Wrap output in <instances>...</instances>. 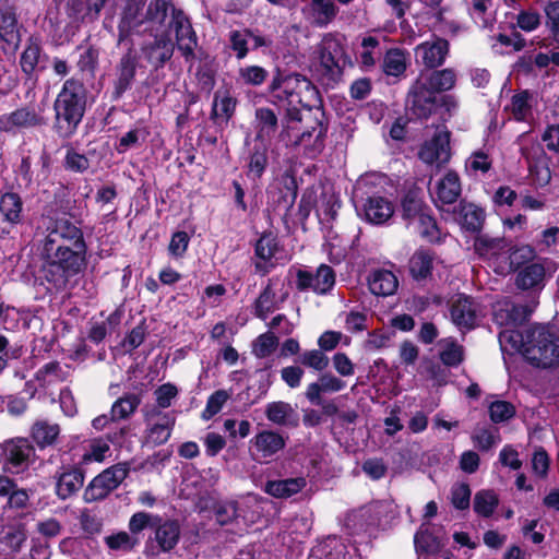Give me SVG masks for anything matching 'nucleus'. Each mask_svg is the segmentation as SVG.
<instances>
[{
  "mask_svg": "<svg viewBox=\"0 0 559 559\" xmlns=\"http://www.w3.org/2000/svg\"><path fill=\"white\" fill-rule=\"evenodd\" d=\"M537 103L538 99L535 93L522 91L512 96L507 110L516 121L530 122L533 120V108L537 106Z\"/></svg>",
  "mask_w": 559,
  "mask_h": 559,
  "instance_id": "bb28decb",
  "label": "nucleus"
},
{
  "mask_svg": "<svg viewBox=\"0 0 559 559\" xmlns=\"http://www.w3.org/2000/svg\"><path fill=\"white\" fill-rule=\"evenodd\" d=\"M136 56L132 49L122 56L118 64V79L116 82V93L121 95L131 85L136 69Z\"/></svg>",
  "mask_w": 559,
  "mask_h": 559,
  "instance_id": "f704fd0d",
  "label": "nucleus"
},
{
  "mask_svg": "<svg viewBox=\"0 0 559 559\" xmlns=\"http://www.w3.org/2000/svg\"><path fill=\"white\" fill-rule=\"evenodd\" d=\"M379 41L372 36L365 37L361 41L359 51L360 62L365 68L374 66L376 60L380 57L378 51Z\"/></svg>",
  "mask_w": 559,
  "mask_h": 559,
  "instance_id": "bf43d9fd",
  "label": "nucleus"
},
{
  "mask_svg": "<svg viewBox=\"0 0 559 559\" xmlns=\"http://www.w3.org/2000/svg\"><path fill=\"white\" fill-rule=\"evenodd\" d=\"M338 8L333 0H310L301 8L305 21L316 27H326L334 21Z\"/></svg>",
  "mask_w": 559,
  "mask_h": 559,
  "instance_id": "2eb2a0df",
  "label": "nucleus"
},
{
  "mask_svg": "<svg viewBox=\"0 0 559 559\" xmlns=\"http://www.w3.org/2000/svg\"><path fill=\"white\" fill-rule=\"evenodd\" d=\"M180 537V526L176 521H165L156 526L155 540L163 551L171 550Z\"/></svg>",
  "mask_w": 559,
  "mask_h": 559,
  "instance_id": "4c0bfd02",
  "label": "nucleus"
},
{
  "mask_svg": "<svg viewBox=\"0 0 559 559\" xmlns=\"http://www.w3.org/2000/svg\"><path fill=\"white\" fill-rule=\"evenodd\" d=\"M60 433V428L57 424H51L46 420H38L32 428L33 439L39 447L52 444Z\"/></svg>",
  "mask_w": 559,
  "mask_h": 559,
  "instance_id": "de8ad7c7",
  "label": "nucleus"
},
{
  "mask_svg": "<svg viewBox=\"0 0 559 559\" xmlns=\"http://www.w3.org/2000/svg\"><path fill=\"white\" fill-rule=\"evenodd\" d=\"M34 457L35 450L27 439L14 438L0 443V463L11 474L26 471Z\"/></svg>",
  "mask_w": 559,
  "mask_h": 559,
  "instance_id": "6e6552de",
  "label": "nucleus"
},
{
  "mask_svg": "<svg viewBox=\"0 0 559 559\" xmlns=\"http://www.w3.org/2000/svg\"><path fill=\"white\" fill-rule=\"evenodd\" d=\"M230 399V394L225 390H217L211 394L206 401L205 408L202 412V418L209 420L218 414L226 402Z\"/></svg>",
  "mask_w": 559,
  "mask_h": 559,
  "instance_id": "13d9d810",
  "label": "nucleus"
},
{
  "mask_svg": "<svg viewBox=\"0 0 559 559\" xmlns=\"http://www.w3.org/2000/svg\"><path fill=\"white\" fill-rule=\"evenodd\" d=\"M253 128L257 141L267 144L277 130V116L270 108H258L254 115Z\"/></svg>",
  "mask_w": 559,
  "mask_h": 559,
  "instance_id": "a878e982",
  "label": "nucleus"
},
{
  "mask_svg": "<svg viewBox=\"0 0 559 559\" xmlns=\"http://www.w3.org/2000/svg\"><path fill=\"white\" fill-rule=\"evenodd\" d=\"M549 264L550 262L545 260L530 263L521 267L515 278L518 288L526 290L544 287L546 274L549 271Z\"/></svg>",
  "mask_w": 559,
  "mask_h": 559,
  "instance_id": "aec40b11",
  "label": "nucleus"
},
{
  "mask_svg": "<svg viewBox=\"0 0 559 559\" xmlns=\"http://www.w3.org/2000/svg\"><path fill=\"white\" fill-rule=\"evenodd\" d=\"M286 445L284 437L273 430H262L250 440V451L257 461H266Z\"/></svg>",
  "mask_w": 559,
  "mask_h": 559,
  "instance_id": "ddd939ff",
  "label": "nucleus"
},
{
  "mask_svg": "<svg viewBox=\"0 0 559 559\" xmlns=\"http://www.w3.org/2000/svg\"><path fill=\"white\" fill-rule=\"evenodd\" d=\"M304 120V117L299 115L298 120L287 119L283 123V129L280 132V141L284 143L286 147L299 150L307 157H316L324 147V138L326 134V128L322 122L316 120L313 124L301 130L299 123Z\"/></svg>",
  "mask_w": 559,
  "mask_h": 559,
  "instance_id": "20e7f679",
  "label": "nucleus"
},
{
  "mask_svg": "<svg viewBox=\"0 0 559 559\" xmlns=\"http://www.w3.org/2000/svg\"><path fill=\"white\" fill-rule=\"evenodd\" d=\"M526 359L536 367L550 368L559 362V338L543 325L530 329Z\"/></svg>",
  "mask_w": 559,
  "mask_h": 559,
  "instance_id": "423d86ee",
  "label": "nucleus"
},
{
  "mask_svg": "<svg viewBox=\"0 0 559 559\" xmlns=\"http://www.w3.org/2000/svg\"><path fill=\"white\" fill-rule=\"evenodd\" d=\"M56 119L60 129L72 133L84 115L85 91L82 83L69 79L55 100Z\"/></svg>",
  "mask_w": 559,
  "mask_h": 559,
  "instance_id": "39448f33",
  "label": "nucleus"
},
{
  "mask_svg": "<svg viewBox=\"0 0 559 559\" xmlns=\"http://www.w3.org/2000/svg\"><path fill=\"white\" fill-rule=\"evenodd\" d=\"M171 24L176 32L178 49L182 52L185 58L189 60L193 57V51L197 46V37L192 26L182 12H174Z\"/></svg>",
  "mask_w": 559,
  "mask_h": 559,
  "instance_id": "6ab92c4d",
  "label": "nucleus"
},
{
  "mask_svg": "<svg viewBox=\"0 0 559 559\" xmlns=\"http://www.w3.org/2000/svg\"><path fill=\"white\" fill-rule=\"evenodd\" d=\"M437 257L428 249H417L408 260V271L411 276L417 281H425L432 274Z\"/></svg>",
  "mask_w": 559,
  "mask_h": 559,
  "instance_id": "b1692460",
  "label": "nucleus"
},
{
  "mask_svg": "<svg viewBox=\"0 0 559 559\" xmlns=\"http://www.w3.org/2000/svg\"><path fill=\"white\" fill-rule=\"evenodd\" d=\"M26 540V534L24 530L20 527H11L9 528L4 535L0 539V544L4 547L10 549L11 551L15 552L19 551L22 545Z\"/></svg>",
  "mask_w": 559,
  "mask_h": 559,
  "instance_id": "69168bd1",
  "label": "nucleus"
},
{
  "mask_svg": "<svg viewBox=\"0 0 559 559\" xmlns=\"http://www.w3.org/2000/svg\"><path fill=\"white\" fill-rule=\"evenodd\" d=\"M141 4L136 0H130L123 9L118 26V41L122 43L141 23Z\"/></svg>",
  "mask_w": 559,
  "mask_h": 559,
  "instance_id": "72a5a7b5",
  "label": "nucleus"
},
{
  "mask_svg": "<svg viewBox=\"0 0 559 559\" xmlns=\"http://www.w3.org/2000/svg\"><path fill=\"white\" fill-rule=\"evenodd\" d=\"M407 63V52L399 48H393L384 56L383 71L388 75L399 76L406 71Z\"/></svg>",
  "mask_w": 559,
  "mask_h": 559,
  "instance_id": "37998d69",
  "label": "nucleus"
},
{
  "mask_svg": "<svg viewBox=\"0 0 559 559\" xmlns=\"http://www.w3.org/2000/svg\"><path fill=\"white\" fill-rule=\"evenodd\" d=\"M474 248L476 253L487 259L495 272L501 275L521 269L535 257V250L531 246L514 248L507 255L508 250L503 239L485 236L476 238Z\"/></svg>",
  "mask_w": 559,
  "mask_h": 559,
  "instance_id": "f03ea898",
  "label": "nucleus"
},
{
  "mask_svg": "<svg viewBox=\"0 0 559 559\" xmlns=\"http://www.w3.org/2000/svg\"><path fill=\"white\" fill-rule=\"evenodd\" d=\"M40 255L46 262V278L56 288L86 266L87 246L82 229L67 218L43 217L36 229Z\"/></svg>",
  "mask_w": 559,
  "mask_h": 559,
  "instance_id": "f257e3e1",
  "label": "nucleus"
},
{
  "mask_svg": "<svg viewBox=\"0 0 559 559\" xmlns=\"http://www.w3.org/2000/svg\"><path fill=\"white\" fill-rule=\"evenodd\" d=\"M267 165V156L265 150H255L249 159L248 176L252 179L260 178Z\"/></svg>",
  "mask_w": 559,
  "mask_h": 559,
  "instance_id": "338daca9",
  "label": "nucleus"
},
{
  "mask_svg": "<svg viewBox=\"0 0 559 559\" xmlns=\"http://www.w3.org/2000/svg\"><path fill=\"white\" fill-rule=\"evenodd\" d=\"M530 329L522 333L513 326L506 328L499 333L501 349L507 353H522L526 357V348L530 345Z\"/></svg>",
  "mask_w": 559,
  "mask_h": 559,
  "instance_id": "7c9ffc66",
  "label": "nucleus"
},
{
  "mask_svg": "<svg viewBox=\"0 0 559 559\" xmlns=\"http://www.w3.org/2000/svg\"><path fill=\"white\" fill-rule=\"evenodd\" d=\"M277 251L276 239L272 235L262 236L255 246V254L260 259L255 263L258 271L266 273L269 271L267 263L272 260Z\"/></svg>",
  "mask_w": 559,
  "mask_h": 559,
  "instance_id": "ea45409f",
  "label": "nucleus"
},
{
  "mask_svg": "<svg viewBox=\"0 0 559 559\" xmlns=\"http://www.w3.org/2000/svg\"><path fill=\"white\" fill-rule=\"evenodd\" d=\"M368 286L370 292L376 296H391L397 287L399 281L395 274L388 270H377L368 277Z\"/></svg>",
  "mask_w": 559,
  "mask_h": 559,
  "instance_id": "c756f323",
  "label": "nucleus"
},
{
  "mask_svg": "<svg viewBox=\"0 0 559 559\" xmlns=\"http://www.w3.org/2000/svg\"><path fill=\"white\" fill-rule=\"evenodd\" d=\"M129 474L127 463L115 464L92 479L84 490V500L94 502L105 499L112 490L126 479Z\"/></svg>",
  "mask_w": 559,
  "mask_h": 559,
  "instance_id": "1a4fd4ad",
  "label": "nucleus"
},
{
  "mask_svg": "<svg viewBox=\"0 0 559 559\" xmlns=\"http://www.w3.org/2000/svg\"><path fill=\"white\" fill-rule=\"evenodd\" d=\"M453 219L460 224L462 228L469 231H477L481 228L484 212L475 204L461 203L459 211L453 212Z\"/></svg>",
  "mask_w": 559,
  "mask_h": 559,
  "instance_id": "473e14b6",
  "label": "nucleus"
},
{
  "mask_svg": "<svg viewBox=\"0 0 559 559\" xmlns=\"http://www.w3.org/2000/svg\"><path fill=\"white\" fill-rule=\"evenodd\" d=\"M283 300V298L278 299L276 296V292L272 284H269L263 292L260 294L259 298L255 301V314L257 317L265 320L266 317L277 309L278 304Z\"/></svg>",
  "mask_w": 559,
  "mask_h": 559,
  "instance_id": "09e8293b",
  "label": "nucleus"
},
{
  "mask_svg": "<svg viewBox=\"0 0 559 559\" xmlns=\"http://www.w3.org/2000/svg\"><path fill=\"white\" fill-rule=\"evenodd\" d=\"M451 503L457 510H466L471 504V489L467 484H455L451 488Z\"/></svg>",
  "mask_w": 559,
  "mask_h": 559,
  "instance_id": "0e129e2a",
  "label": "nucleus"
},
{
  "mask_svg": "<svg viewBox=\"0 0 559 559\" xmlns=\"http://www.w3.org/2000/svg\"><path fill=\"white\" fill-rule=\"evenodd\" d=\"M277 337L267 332L261 334L253 343V354L259 358L267 357L277 346Z\"/></svg>",
  "mask_w": 559,
  "mask_h": 559,
  "instance_id": "e2e57ef3",
  "label": "nucleus"
},
{
  "mask_svg": "<svg viewBox=\"0 0 559 559\" xmlns=\"http://www.w3.org/2000/svg\"><path fill=\"white\" fill-rule=\"evenodd\" d=\"M299 362L317 371H322L328 367L329 358L320 349H311L300 355Z\"/></svg>",
  "mask_w": 559,
  "mask_h": 559,
  "instance_id": "680f3d73",
  "label": "nucleus"
},
{
  "mask_svg": "<svg viewBox=\"0 0 559 559\" xmlns=\"http://www.w3.org/2000/svg\"><path fill=\"white\" fill-rule=\"evenodd\" d=\"M527 306L515 305L511 300L498 301L493 307V320L500 326H515L530 316Z\"/></svg>",
  "mask_w": 559,
  "mask_h": 559,
  "instance_id": "a211bd4d",
  "label": "nucleus"
},
{
  "mask_svg": "<svg viewBox=\"0 0 559 559\" xmlns=\"http://www.w3.org/2000/svg\"><path fill=\"white\" fill-rule=\"evenodd\" d=\"M266 418L278 426L296 425L294 408L286 402H272L265 406Z\"/></svg>",
  "mask_w": 559,
  "mask_h": 559,
  "instance_id": "58836bf2",
  "label": "nucleus"
},
{
  "mask_svg": "<svg viewBox=\"0 0 559 559\" xmlns=\"http://www.w3.org/2000/svg\"><path fill=\"white\" fill-rule=\"evenodd\" d=\"M440 359L449 367H455L463 360V347L452 338L440 341Z\"/></svg>",
  "mask_w": 559,
  "mask_h": 559,
  "instance_id": "5fc2aeb1",
  "label": "nucleus"
},
{
  "mask_svg": "<svg viewBox=\"0 0 559 559\" xmlns=\"http://www.w3.org/2000/svg\"><path fill=\"white\" fill-rule=\"evenodd\" d=\"M436 104L437 95L416 80L408 94V105L413 114L420 119H426L432 114Z\"/></svg>",
  "mask_w": 559,
  "mask_h": 559,
  "instance_id": "f3484780",
  "label": "nucleus"
},
{
  "mask_svg": "<svg viewBox=\"0 0 559 559\" xmlns=\"http://www.w3.org/2000/svg\"><path fill=\"white\" fill-rule=\"evenodd\" d=\"M140 404L141 397L134 393H129L119 397L111 406V420L118 421L129 418L134 414Z\"/></svg>",
  "mask_w": 559,
  "mask_h": 559,
  "instance_id": "a19ab883",
  "label": "nucleus"
},
{
  "mask_svg": "<svg viewBox=\"0 0 559 559\" xmlns=\"http://www.w3.org/2000/svg\"><path fill=\"white\" fill-rule=\"evenodd\" d=\"M307 486L305 477H295L281 480H270L265 484V492L280 499L289 498L300 492Z\"/></svg>",
  "mask_w": 559,
  "mask_h": 559,
  "instance_id": "2f4dec72",
  "label": "nucleus"
},
{
  "mask_svg": "<svg viewBox=\"0 0 559 559\" xmlns=\"http://www.w3.org/2000/svg\"><path fill=\"white\" fill-rule=\"evenodd\" d=\"M393 203L380 195H372L366 200L362 206V213L367 222L381 225L388 222L394 214Z\"/></svg>",
  "mask_w": 559,
  "mask_h": 559,
  "instance_id": "4be33fe9",
  "label": "nucleus"
},
{
  "mask_svg": "<svg viewBox=\"0 0 559 559\" xmlns=\"http://www.w3.org/2000/svg\"><path fill=\"white\" fill-rule=\"evenodd\" d=\"M461 181L459 175L453 170H448L435 185L431 191L432 200L436 206L443 211L445 205L456 202L461 195Z\"/></svg>",
  "mask_w": 559,
  "mask_h": 559,
  "instance_id": "4468645a",
  "label": "nucleus"
},
{
  "mask_svg": "<svg viewBox=\"0 0 559 559\" xmlns=\"http://www.w3.org/2000/svg\"><path fill=\"white\" fill-rule=\"evenodd\" d=\"M21 26L14 10L10 7L0 9V40L5 43L13 50H16L21 43Z\"/></svg>",
  "mask_w": 559,
  "mask_h": 559,
  "instance_id": "393cba45",
  "label": "nucleus"
},
{
  "mask_svg": "<svg viewBox=\"0 0 559 559\" xmlns=\"http://www.w3.org/2000/svg\"><path fill=\"white\" fill-rule=\"evenodd\" d=\"M111 439L105 438H95L92 439L88 443L87 449L82 455V463H91V462H103L107 456L110 455V445L109 441Z\"/></svg>",
  "mask_w": 559,
  "mask_h": 559,
  "instance_id": "3c124183",
  "label": "nucleus"
},
{
  "mask_svg": "<svg viewBox=\"0 0 559 559\" xmlns=\"http://www.w3.org/2000/svg\"><path fill=\"white\" fill-rule=\"evenodd\" d=\"M106 546L115 551H130L140 543V538L127 532H118L104 538Z\"/></svg>",
  "mask_w": 559,
  "mask_h": 559,
  "instance_id": "6e6d98bb",
  "label": "nucleus"
},
{
  "mask_svg": "<svg viewBox=\"0 0 559 559\" xmlns=\"http://www.w3.org/2000/svg\"><path fill=\"white\" fill-rule=\"evenodd\" d=\"M449 53V43L439 37H432L415 48V58L418 63L433 69L441 66Z\"/></svg>",
  "mask_w": 559,
  "mask_h": 559,
  "instance_id": "dca6fc26",
  "label": "nucleus"
},
{
  "mask_svg": "<svg viewBox=\"0 0 559 559\" xmlns=\"http://www.w3.org/2000/svg\"><path fill=\"white\" fill-rule=\"evenodd\" d=\"M321 71L332 81H337L344 69L350 63L341 40L333 34H325L317 45Z\"/></svg>",
  "mask_w": 559,
  "mask_h": 559,
  "instance_id": "0eeeda50",
  "label": "nucleus"
},
{
  "mask_svg": "<svg viewBox=\"0 0 559 559\" xmlns=\"http://www.w3.org/2000/svg\"><path fill=\"white\" fill-rule=\"evenodd\" d=\"M43 123V118L27 107L19 108L0 117V131L13 132L19 128L35 127Z\"/></svg>",
  "mask_w": 559,
  "mask_h": 559,
  "instance_id": "5701e85b",
  "label": "nucleus"
},
{
  "mask_svg": "<svg viewBox=\"0 0 559 559\" xmlns=\"http://www.w3.org/2000/svg\"><path fill=\"white\" fill-rule=\"evenodd\" d=\"M41 47L38 40L34 37L28 38L25 49L21 53L20 66L24 74L31 76L40 58Z\"/></svg>",
  "mask_w": 559,
  "mask_h": 559,
  "instance_id": "79ce46f5",
  "label": "nucleus"
},
{
  "mask_svg": "<svg viewBox=\"0 0 559 559\" xmlns=\"http://www.w3.org/2000/svg\"><path fill=\"white\" fill-rule=\"evenodd\" d=\"M142 56L154 68L163 67L174 53V45L168 36L155 37L152 43L144 44L141 48Z\"/></svg>",
  "mask_w": 559,
  "mask_h": 559,
  "instance_id": "412c9836",
  "label": "nucleus"
},
{
  "mask_svg": "<svg viewBox=\"0 0 559 559\" xmlns=\"http://www.w3.org/2000/svg\"><path fill=\"white\" fill-rule=\"evenodd\" d=\"M417 80L437 95L439 92L451 90L455 85L456 75L452 69H443L432 72H421Z\"/></svg>",
  "mask_w": 559,
  "mask_h": 559,
  "instance_id": "c85d7f7f",
  "label": "nucleus"
},
{
  "mask_svg": "<svg viewBox=\"0 0 559 559\" xmlns=\"http://www.w3.org/2000/svg\"><path fill=\"white\" fill-rule=\"evenodd\" d=\"M84 481V475L79 468L62 472L57 479L56 492L59 498L67 499L76 492Z\"/></svg>",
  "mask_w": 559,
  "mask_h": 559,
  "instance_id": "c9c22d12",
  "label": "nucleus"
},
{
  "mask_svg": "<svg viewBox=\"0 0 559 559\" xmlns=\"http://www.w3.org/2000/svg\"><path fill=\"white\" fill-rule=\"evenodd\" d=\"M490 418L495 423H501L514 416V406L506 401H496L489 407Z\"/></svg>",
  "mask_w": 559,
  "mask_h": 559,
  "instance_id": "774afa93",
  "label": "nucleus"
},
{
  "mask_svg": "<svg viewBox=\"0 0 559 559\" xmlns=\"http://www.w3.org/2000/svg\"><path fill=\"white\" fill-rule=\"evenodd\" d=\"M451 318L459 328H473L476 323V305L471 298L459 296L452 304Z\"/></svg>",
  "mask_w": 559,
  "mask_h": 559,
  "instance_id": "cd10ccee",
  "label": "nucleus"
},
{
  "mask_svg": "<svg viewBox=\"0 0 559 559\" xmlns=\"http://www.w3.org/2000/svg\"><path fill=\"white\" fill-rule=\"evenodd\" d=\"M297 287L301 290L311 289L317 294L323 295L329 293L335 284V273L333 269L326 264H321L314 274L308 271H298Z\"/></svg>",
  "mask_w": 559,
  "mask_h": 559,
  "instance_id": "9b49d317",
  "label": "nucleus"
},
{
  "mask_svg": "<svg viewBox=\"0 0 559 559\" xmlns=\"http://www.w3.org/2000/svg\"><path fill=\"white\" fill-rule=\"evenodd\" d=\"M160 519L146 512H136L129 520L130 535L138 537V535L147 527L155 526Z\"/></svg>",
  "mask_w": 559,
  "mask_h": 559,
  "instance_id": "052dcab7",
  "label": "nucleus"
},
{
  "mask_svg": "<svg viewBox=\"0 0 559 559\" xmlns=\"http://www.w3.org/2000/svg\"><path fill=\"white\" fill-rule=\"evenodd\" d=\"M429 207L424 204L423 200L413 193H408L402 201L403 218L408 221L409 224H416Z\"/></svg>",
  "mask_w": 559,
  "mask_h": 559,
  "instance_id": "864d4df0",
  "label": "nucleus"
},
{
  "mask_svg": "<svg viewBox=\"0 0 559 559\" xmlns=\"http://www.w3.org/2000/svg\"><path fill=\"white\" fill-rule=\"evenodd\" d=\"M419 159L426 165L441 167L451 158L450 132L443 128L426 141L418 151Z\"/></svg>",
  "mask_w": 559,
  "mask_h": 559,
  "instance_id": "9d476101",
  "label": "nucleus"
},
{
  "mask_svg": "<svg viewBox=\"0 0 559 559\" xmlns=\"http://www.w3.org/2000/svg\"><path fill=\"white\" fill-rule=\"evenodd\" d=\"M22 206V200L16 193L8 192L0 199V213L9 223L16 224L21 221Z\"/></svg>",
  "mask_w": 559,
  "mask_h": 559,
  "instance_id": "a18cd8bd",
  "label": "nucleus"
},
{
  "mask_svg": "<svg viewBox=\"0 0 559 559\" xmlns=\"http://www.w3.org/2000/svg\"><path fill=\"white\" fill-rule=\"evenodd\" d=\"M236 107V100L227 91H217L214 96L212 115L215 118L228 121Z\"/></svg>",
  "mask_w": 559,
  "mask_h": 559,
  "instance_id": "603ef678",
  "label": "nucleus"
},
{
  "mask_svg": "<svg viewBox=\"0 0 559 559\" xmlns=\"http://www.w3.org/2000/svg\"><path fill=\"white\" fill-rule=\"evenodd\" d=\"M415 548L421 554H435L441 549V543L438 537L429 532L427 524H421L414 537Z\"/></svg>",
  "mask_w": 559,
  "mask_h": 559,
  "instance_id": "8fccbe9b",
  "label": "nucleus"
},
{
  "mask_svg": "<svg viewBox=\"0 0 559 559\" xmlns=\"http://www.w3.org/2000/svg\"><path fill=\"white\" fill-rule=\"evenodd\" d=\"M35 378L39 382L40 386L45 388L52 383L63 381L64 374L60 365L58 362L51 361L38 369Z\"/></svg>",
  "mask_w": 559,
  "mask_h": 559,
  "instance_id": "4d7b16f0",
  "label": "nucleus"
},
{
  "mask_svg": "<svg viewBox=\"0 0 559 559\" xmlns=\"http://www.w3.org/2000/svg\"><path fill=\"white\" fill-rule=\"evenodd\" d=\"M144 420L147 424L146 442L159 445L168 441L175 425L174 417L154 408L144 413Z\"/></svg>",
  "mask_w": 559,
  "mask_h": 559,
  "instance_id": "f8f14e48",
  "label": "nucleus"
},
{
  "mask_svg": "<svg viewBox=\"0 0 559 559\" xmlns=\"http://www.w3.org/2000/svg\"><path fill=\"white\" fill-rule=\"evenodd\" d=\"M499 504V498L492 490H480L475 493L473 508L477 515L490 518Z\"/></svg>",
  "mask_w": 559,
  "mask_h": 559,
  "instance_id": "c03bdc74",
  "label": "nucleus"
},
{
  "mask_svg": "<svg viewBox=\"0 0 559 559\" xmlns=\"http://www.w3.org/2000/svg\"><path fill=\"white\" fill-rule=\"evenodd\" d=\"M415 225L420 236L429 242H441L445 237V234L439 229L435 218L431 216L429 209L421 214Z\"/></svg>",
  "mask_w": 559,
  "mask_h": 559,
  "instance_id": "49530a36",
  "label": "nucleus"
},
{
  "mask_svg": "<svg viewBox=\"0 0 559 559\" xmlns=\"http://www.w3.org/2000/svg\"><path fill=\"white\" fill-rule=\"evenodd\" d=\"M314 95L316 88L311 82L300 74H292L284 78H274L271 84V96L274 103L286 107L287 119H299V106L310 107L307 95Z\"/></svg>",
  "mask_w": 559,
  "mask_h": 559,
  "instance_id": "7ed1b4c3",
  "label": "nucleus"
},
{
  "mask_svg": "<svg viewBox=\"0 0 559 559\" xmlns=\"http://www.w3.org/2000/svg\"><path fill=\"white\" fill-rule=\"evenodd\" d=\"M379 507V503H372L368 507H364L357 511L352 512L346 521L347 527L357 533L368 532L371 526H374L378 523V519L373 515V513Z\"/></svg>",
  "mask_w": 559,
  "mask_h": 559,
  "instance_id": "e433bc0d",
  "label": "nucleus"
}]
</instances>
